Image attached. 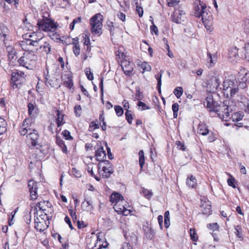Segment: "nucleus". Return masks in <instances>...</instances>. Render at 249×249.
<instances>
[{
    "instance_id": "32",
    "label": "nucleus",
    "mask_w": 249,
    "mask_h": 249,
    "mask_svg": "<svg viewBox=\"0 0 249 249\" xmlns=\"http://www.w3.org/2000/svg\"><path fill=\"white\" fill-rule=\"evenodd\" d=\"M249 79V72H246L244 76L243 77L242 82L238 83V87H239L241 89H245L246 86V82Z\"/></svg>"
},
{
    "instance_id": "10",
    "label": "nucleus",
    "mask_w": 249,
    "mask_h": 249,
    "mask_svg": "<svg viewBox=\"0 0 249 249\" xmlns=\"http://www.w3.org/2000/svg\"><path fill=\"white\" fill-rule=\"evenodd\" d=\"M26 135L27 142L29 144H31L33 146L39 145V135L36 130L33 129Z\"/></svg>"
},
{
    "instance_id": "46",
    "label": "nucleus",
    "mask_w": 249,
    "mask_h": 249,
    "mask_svg": "<svg viewBox=\"0 0 249 249\" xmlns=\"http://www.w3.org/2000/svg\"><path fill=\"white\" fill-rule=\"evenodd\" d=\"M114 109L118 117L121 116L124 113V110L120 106H115L114 107Z\"/></svg>"
},
{
    "instance_id": "27",
    "label": "nucleus",
    "mask_w": 249,
    "mask_h": 249,
    "mask_svg": "<svg viewBox=\"0 0 249 249\" xmlns=\"http://www.w3.org/2000/svg\"><path fill=\"white\" fill-rule=\"evenodd\" d=\"M197 133L203 136L207 135L209 133L207 125L204 124H199L197 127Z\"/></svg>"
},
{
    "instance_id": "22",
    "label": "nucleus",
    "mask_w": 249,
    "mask_h": 249,
    "mask_svg": "<svg viewBox=\"0 0 249 249\" xmlns=\"http://www.w3.org/2000/svg\"><path fill=\"white\" fill-rule=\"evenodd\" d=\"M110 200L112 203L116 204L118 202H122V203H126L124 199L123 196L118 193H112L110 197Z\"/></svg>"
},
{
    "instance_id": "51",
    "label": "nucleus",
    "mask_w": 249,
    "mask_h": 249,
    "mask_svg": "<svg viewBox=\"0 0 249 249\" xmlns=\"http://www.w3.org/2000/svg\"><path fill=\"white\" fill-rule=\"evenodd\" d=\"M74 112L76 117H80L81 116L82 108L80 105H76L74 108Z\"/></svg>"
},
{
    "instance_id": "24",
    "label": "nucleus",
    "mask_w": 249,
    "mask_h": 249,
    "mask_svg": "<svg viewBox=\"0 0 249 249\" xmlns=\"http://www.w3.org/2000/svg\"><path fill=\"white\" fill-rule=\"evenodd\" d=\"M238 50L236 47L231 48L229 50L228 53V58L231 62H236L238 58Z\"/></svg>"
},
{
    "instance_id": "53",
    "label": "nucleus",
    "mask_w": 249,
    "mask_h": 249,
    "mask_svg": "<svg viewBox=\"0 0 249 249\" xmlns=\"http://www.w3.org/2000/svg\"><path fill=\"white\" fill-rule=\"evenodd\" d=\"M235 234L238 236L239 238H242V228L240 226H237L235 228Z\"/></svg>"
},
{
    "instance_id": "55",
    "label": "nucleus",
    "mask_w": 249,
    "mask_h": 249,
    "mask_svg": "<svg viewBox=\"0 0 249 249\" xmlns=\"http://www.w3.org/2000/svg\"><path fill=\"white\" fill-rule=\"evenodd\" d=\"M207 228L210 230L214 231L218 230L219 227L217 223H214L208 224Z\"/></svg>"
},
{
    "instance_id": "42",
    "label": "nucleus",
    "mask_w": 249,
    "mask_h": 249,
    "mask_svg": "<svg viewBox=\"0 0 249 249\" xmlns=\"http://www.w3.org/2000/svg\"><path fill=\"white\" fill-rule=\"evenodd\" d=\"M243 117V115L239 112H236L232 115V118L233 121L238 122L241 121Z\"/></svg>"
},
{
    "instance_id": "28",
    "label": "nucleus",
    "mask_w": 249,
    "mask_h": 249,
    "mask_svg": "<svg viewBox=\"0 0 249 249\" xmlns=\"http://www.w3.org/2000/svg\"><path fill=\"white\" fill-rule=\"evenodd\" d=\"M217 61V56L215 54H212L209 52H207V62L210 67H213Z\"/></svg>"
},
{
    "instance_id": "7",
    "label": "nucleus",
    "mask_w": 249,
    "mask_h": 249,
    "mask_svg": "<svg viewBox=\"0 0 249 249\" xmlns=\"http://www.w3.org/2000/svg\"><path fill=\"white\" fill-rule=\"evenodd\" d=\"M98 172L103 177L107 178L113 173V170L111 167L110 162L106 160L98 163Z\"/></svg>"
},
{
    "instance_id": "61",
    "label": "nucleus",
    "mask_w": 249,
    "mask_h": 249,
    "mask_svg": "<svg viewBox=\"0 0 249 249\" xmlns=\"http://www.w3.org/2000/svg\"><path fill=\"white\" fill-rule=\"evenodd\" d=\"M176 144L178 149L182 150V151L185 150V147L183 143L179 141H177Z\"/></svg>"
},
{
    "instance_id": "33",
    "label": "nucleus",
    "mask_w": 249,
    "mask_h": 249,
    "mask_svg": "<svg viewBox=\"0 0 249 249\" xmlns=\"http://www.w3.org/2000/svg\"><path fill=\"white\" fill-rule=\"evenodd\" d=\"M56 142L57 144L61 148L63 153L65 154L68 153L67 147L63 140L60 138H57Z\"/></svg>"
},
{
    "instance_id": "56",
    "label": "nucleus",
    "mask_w": 249,
    "mask_h": 249,
    "mask_svg": "<svg viewBox=\"0 0 249 249\" xmlns=\"http://www.w3.org/2000/svg\"><path fill=\"white\" fill-rule=\"evenodd\" d=\"M244 30L247 33L249 34V18L244 21Z\"/></svg>"
},
{
    "instance_id": "20",
    "label": "nucleus",
    "mask_w": 249,
    "mask_h": 249,
    "mask_svg": "<svg viewBox=\"0 0 249 249\" xmlns=\"http://www.w3.org/2000/svg\"><path fill=\"white\" fill-rule=\"evenodd\" d=\"M206 107L209 111L214 112L216 107L218 106V104L213 101V97L211 95H209L206 98Z\"/></svg>"
},
{
    "instance_id": "9",
    "label": "nucleus",
    "mask_w": 249,
    "mask_h": 249,
    "mask_svg": "<svg viewBox=\"0 0 249 249\" xmlns=\"http://www.w3.org/2000/svg\"><path fill=\"white\" fill-rule=\"evenodd\" d=\"M37 38L36 39H26L21 41L20 46L22 49L26 52H33L36 50V48L37 47Z\"/></svg>"
},
{
    "instance_id": "38",
    "label": "nucleus",
    "mask_w": 249,
    "mask_h": 249,
    "mask_svg": "<svg viewBox=\"0 0 249 249\" xmlns=\"http://www.w3.org/2000/svg\"><path fill=\"white\" fill-rule=\"evenodd\" d=\"M6 124L5 120L0 118V135L3 134L6 131Z\"/></svg>"
},
{
    "instance_id": "12",
    "label": "nucleus",
    "mask_w": 249,
    "mask_h": 249,
    "mask_svg": "<svg viewBox=\"0 0 249 249\" xmlns=\"http://www.w3.org/2000/svg\"><path fill=\"white\" fill-rule=\"evenodd\" d=\"M31 125V119L30 118L25 119L20 127L19 129V133L21 135L24 136L28 134L30 131L33 129L30 128Z\"/></svg>"
},
{
    "instance_id": "64",
    "label": "nucleus",
    "mask_w": 249,
    "mask_h": 249,
    "mask_svg": "<svg viewBox=\"0 0 249 249\" xmlns=\"http://www.w3.org/2000/svg\"><path fill=\"white\" fill-rule=\"evenodd\" d=\"M121 249H133L131 245L128 243H124L122 246Z\"/></svg>"
},
{
    "instance_id": "62",
    "label": "nucleus",
    "mask_w": 249,
    "mask_h": 249,
    "mask_svg": "<svg viewBox=\"0 0 249 249\" xmlns=\"http://www.w3.org/2000/svg\"><path fill=\"white\" fill-rule=\"evenodd\" d=\"M86 74L87 75V78L89 80H92L93 79V76L92 73L90 72V70H86Z\"/></svg>"
},
{
    "instance_id": "63",
    "label": "nucleus",
    "mask_w": 249,
    "mask_h": 249,
    "mask_svg": "<svg viewBox=\"0 0 249 249\" xmlns=\"http://www.w3.org/2000/svg\"><path fill=\"white\" fill-rule=\"evenodd\" d=\"M99 128V125L97 124L94 123L93 122H91L89 125V128L91 129V130H94L95 129Z\"/></svg>"
},
{
    "instance_id": "18",
    "label": "nucleus",
    "mask_w": 249,
    "mask_h": 249,
    "mask_svg": "<svg viewBox=\"0 0 249 249\" xmlns=\"http://www.w3.org/2000/svg\"><path fill=\"white\" fill-rule=\"evenodd\" d=\"M62 80L64 82L65 87L71 89L73 85L71 73L69 71H65L61 76Z\"/></svg>"
},
{
    "instance_id": "57",
    "label": "nucleus",
    "mask_w": 249,
    "mask_h": 249,
    "mask_svg": "<svg viewBox=\"0 0 249 249\" xmlns=\"http://www.w3.org/2000/svg\"><path fill=\"white\" fill-rule=\"evenodd\" d=\"M179 2L178 0H168L167 5L169 7H173L178 4Z\"/></svg>"
},
{
    "instance_id": "26",
    "label": "nucleus",
    "mask_w": 249,
    "mask_h": 249,
    "mask_svg": "<svg viewBox=\"0 0 249 249\" xmlns=\"http://www.w3.org/2000/svg\"><path fill=\"white\" fill-rule=\"evenodd\" d=\"M82 209L87 212H91L93 210L92 201L91 200L85 199L81 204Z\"/></svg>"
},
{
    "instance_id": "6",
    "label": "nucleus",
    "mask_w": 249,
    "mask_h": 249,
    "mask_svg": "<svg viewBox=\"0 0 249 249\" xmlns=\"http://www.w3.org/2000/svg\"><path fill=\"white\" fill-rule=\"evenodd\" d=\"M24 82V73L17 71L12 72L11 85L14 89H19Z\"/></svg>"
},
{
    "instance_id": "54",
    "label": "nucleus",
    "mask_w": 249,
    "mask_h": 249,
    "mask_svg": "<svg viewBox=\"0 0 249 249\" xmlns=\"http://www.w3.org/2000/svg\"><path fill=\"white\" fill-rule=\"evenodd\" d=\"M125 115L128 123L131 124L132 123V117L131 113H130V111L127 110V111L125 112Z\"/></svg>"
},
{
    "instance_id": "47",
    "label": "nucleus",
    "mask_w": 249,
    "mask_h": 249,
    "mask_svg": "<svg viewBox=\"0 0 249 249\" xmlns=\"http://www.w3.org/2000/svg\"><path fill=\"white\" fill-rule=\"evenodd\" d=\"M190 237L191 239L194 241H196L198 239V236L196 232L194 229H190Z\"/></svg>"
},
{
    "instance_id": "4",
    "label": "nucleus",
    "mask_w": 249,
    "mask_h": 249,
    "mask_svg": "<svg viewBox=\"0 0 249 249\" xmlns=\"http://www.w3.org/2000/svg\"><path fill=\"white\" fill-rule=\"evenodd\" d=\"M37 59V55L34 52H26L18 60V63L20 66L28 69H32L35 66Z\"/></svg>"
},
{
    "instance_id": "52",
    "label": "nucleus",
    "mask_w": 249,
    "mask_h": 249,
    "mask_svg": "<svg viewBox=\"0 0 249 249\" xmlns=\"http://www.w3.org/2000/svg\"><path fill=\"white\" fill-rule=\"evenodd\" d=\"M135 4L136 5V11L138 13L139 17H142L143 15V9L142 7L138 5V1L136 2Z\"/></svg>"
},
{
    "instance_id": "23",
    "label": "nucleus",
    "mask_w": 249,
    "mask_h": 249,
    "mask_svg": "<svg viewBox=\"0 0 249 249\" xmlns=\"http://www.w3.org/2000/svg\"><path fill=\"white\" fill-rule=\"evenodd\" d=\"M95 157L96 160L101 162L106 160H104L106 158V154L102 146H100L97 149L95 152Z\"/></svg>"
},
{
    "instance_id": "30",
    "label": "nucleus",
    "mask_w": 249,
    "mask_h": 249,
    "mask_svg": "<svg viewBox=\"0 0 249 249\" xmlns=\"http://www.w3.org/2000/svg\"><path fill=\"white\" fill-rule=\"evenodd\" d=\"M72 44L74 45L73 47V52L76 56H78L80 53V49L78 42V38L76 37L73 39Z\"/></svg>"
},
{
    "instance_id": "40",
    "label": "nucleus",
    "mask_w": 249,
    "mask_h": 249,
    "mask_svg": "<svg viewBox=\"0 0 249 249\" xmlns=\"http://www.w3.org/2000/svg\"><path fill=\"white\" fill-rule=\"evenodd\" d=\"M183 89L181 87H177L174 90V93L177 98H179L183 94Z\"/></svg>"
},
{
    "instance_id": "50",
    "label": "nucleus",
    "mask_w": 249,
    "mask_h": 249,
    "mask_svg": "<svg viewBox=\"0 0 249 249\" xmlns=\"http://www.w3.org/2000/svg\"><path fill=\"white\" fill-rule=\"evenodd\" d=\"M64 138L67 140H71L72 139V137L71 135L70 132L67 130H65L62 133Z\"/></svg>"
},
{
    "instance_id": "39",
    "label": "nucleus",
    "mask_w": 249,
    "mask_h": 249,
    "mask_svg": "<svg viewBox=\"0 0 249 249\" xmlns=\"http://www.w3.org/2000/svg\"><path fill=\"white\" fill-rule=\"evenodd\" d=\"M140 66L141 69H142L143 71H149L151 70V66L149 65V64L146 62H143L141 64H140Z\"/></svg>"
},
{
    "instance_id": "37",
    "label": "nucleus",
    "mask_w": 249,
    "mask_h": 249,
    "mask_svg": "<svg viewBox=\"0 0 249 249\" xmlns=\"http://www.w3.org/2000/svg\"><path fill=\"white\" fill-rule=\"evenodd\" d=\"M90 47L87 46L85 52L82 54V57L84 60H86L88 58L91 57L92 56L91 53H90Z\"/></svg>"
},
{
    "instance_id": "34",
    "label": "nucleus",
    "mask_w": 249,
    "mask_h": 249,
    "mask_svg": "<svg viewBox=\"0 0 249 249\" xmlns=\"http://www.w3.org/2000/svg\"><path fill=\"white\" fill-rule=\"evenodd\" d=\"M126 203H122V202H118L114 205V209L115 211L118 213L122 212V210H124V207L127 206L125 204Z\"/></svg>"
},
{
    "instance_id": "59",
    "label": "nucleus",
    "mask_w": 249,
    "mask_h": 249,
    "mask_svg": "<svg viewBox=\"0 0 249 249\" xmlns=\"http://www.w3.org/2000/svg\"><path fill=\"white\" fill-rule=\"evenodd\" d=\"M28 113L30 115L33 114V111L35 109L34 106L31 103H29L28 105Z\"/></svg>"
},
{
    "instance_id": "11",
    "label": "nucleus",
    "mask_w": 249,
    "mask_h": 249,
    "mask_svg": "<svg viewBox=\"0 0 249 249\" xmlns=\"http://www.w3.org/2000/svg\"><path fill=\"white\" fill-rule=\"evenodd\" d=\"M206 5L200 0H197L194 3V15L196 17L200 18L201 14L206 9Z\"/></svg>"
},
{
    "instance_id": "1",
    "label": "nucleus",
    "mask_w": 249,
    "mask_h": 249,
    "mask_svg": "<svg viewBox=\"0 0 249 249\" xmlns=\"http://www.w3.org/2000/svg\"><path fill=\"white\" fill-rule=\"evenodd\" d=\"M59 70L58 67L53 64L49 68L46 67V70L44 71V76L45 79L46 85L50 86L52 88H58L60 87V82L58 78L56 77L57 71Z\"/></svg>"
},
{
    "instance_id": "43",
    "label": "nucleus",
    "mask_w": 249,
    "mask_h": 249,
    "mask_svg": "<svg viewBox=\"0 0 249 249\" xmlns=\"http://www.w3.org/2000/svg\"><path fill=\"white\" fill-rule=\"evenodd\" d=\"M239 92V87H238V83L232 88V89H231L230 90V95L231 97H233L236 94H237Z\"/></svg>"
},
{
    "instance_id": "31",
    "label": "nucleus",
    "mask_w": 249,
    "mask_h": 249,
    "mask_svg": "<svg viewBox=\"0 0 249 249\" xmlns=\"http://www.w3.org/2000/svg\"><path fill=\"white\" fill-rule=\"evenodd\" d=\"M56 124L58 127H60L64 124V115L59 110H56Z\"/></svg>"
},
{
    "instance_id": "3",
    "label": "nucleus",
    "mask_w": 249,
    "mask_h": 249,
    "mask_svg": "<svg viewBox=\"0 0 249 249\" xmlns=\"http://www.w3.org/2000/svg\"><path fill=\"white\" fill-rule=\"evenodd\" d=\"M229 104V101H225L221 103L214 111L220 119L225 121H227L230 118V113L235 109L234 106H230Z\"/></svg>"
},
{
    "instance_id": "14",
    "label": "nucleus",
    "mask_w": 249,
    "mask_h": 249,
    "mask_svg": "<svg viewBox=\"0 0 249 249\" xmlns=\"http://www.w3.org/2000/svg\"><path fill=\"white\" fill-rule=\"evenodd\" d=\"M200 207L203 214L206 215H209L211 214V203L207 199L204 198L201 199Z\"/></svg>"
},
{
    "instance_id": "58",
    "label": "nucleus",
    "mask_w": 249,
    "mask_h": 249,
    "mask_svg": "<svg viewBox=\"0 0 249 249\" xmlns=\"http://www.w3.org/2000/svg\"><path fill=\"white\" fill-rule=\"evenodd\" d=\"M138 106L140 107H142V110H145V109H150V107H149L147 106L144 103H143L142 101H139L138 102Z\"/></svg>"
},
{
    "instance_id": "5",
    "label": "nucleus",
    "mask_w": 249,
    "mask_h": 249,
    "mask_svg": "<svg viewBox=\"0 0 249 249\" xmlns=\"http://www.w3.org/2000/svg\"><path fill=\"white\" fill-rule=\"evenodd\" d=\"M103 16L100 13L93 16L90 20L91 32L95 35L100 36L102 34Z\"/></svg>"
},
{
    "instance_id": "2",
    "label": "nucleus",
    "mask_w": 249,
    "mask_h": 249,
    "mask_svg": "<svg viewBox=\"0 0 249 249\" xmlns=\"http://www.w3.org/2000/svg\"><path fill=\"white\" fill-rule=\"evenodd\" d=\"M37 25L40 30L48 32L51 39L53 40L60 39L59 35L56 33L57 26L52 20L48 18H44L38 20Z\"/></svg>"
},
{
    "instance_id": "35",
    "label": "nucleus",
    "mask_w": 249,
    "mask_h": 249,
    "mask_svg": "<svg viewBox=\"0 0 249 249\" xmlns=\"http://www.w3.org/2000/svg\"><path fill=\"white\" fill-rule=\"evenodd\" d=\"M163 71H160V73L155 75V78L157 80V88L160 93L161 92V77L162 75Z\"/></svg>"
},
{
    "instance_id": "8",
    "label": "nucleus",
    "mask_w": 249,
    "mask_h": 249,
    "mask_svg": "<svg viewBox=\"0 0 249 249\" xmlns=\"http://www.w3.org/2000/svg\"><path fill=\"white\" fill-rule=\"evenodd\" d=\"M37 47L36 48V51L43 53V54H48L51 50V45L48 41H45L42 36L37 40Z\"/></svg>"
},
{
    "instance_id": "29",
    "label": "nucleus",
    "mask_w": 249,
    "mask_h": 249,
    "mask_svg": "<svg viewBox=\"0 0 249 249\" xmlns=\"http://www.w3.org/2000/svg\"><path fill=\"white\" fill-rule=\"evenodd\" d=\"M186 184L189 187L195 188L197 185V181L195 177L193 175L190 176L186 179Z\"/></svg>"
},
{
    "instance_id": "15",
    "label": "nucleus",
    "mask_w": 249,
    "mask_h": 249,
    "mask_svg": "<svg viewBox=\"0 0 249 249\" xmlns=\"http://www.w3.org/2000/svg\"><path fill=\"white\" fill-rule=\"evenodd\" d=\"M28 188L30 193L31 199L35 200L37 197V190L38 189L37 183L33 180L28 182Z\"/></svg>"
},
{
    "instance_id": "44",
    "label": "nucleus",
    "mask_w": 249,
    "mask_h": 249,
    "mask_svg": "<svg viewBox=\"0 0 249 249\" xmlns=\"http://www.w3.org/2000/svg\"><path fill=\"white\" fill-rule=\"evenodd\" d=\"M179 105L177 103L173 104L172 108L173 111V116L175 118L178 117V111Z\"/></svg>"
},
{
    "instance_id": "45",
    "label": "nucleus",
    "mask_w": 249,
    "mask_h": 249,
    "mask_svg": "<svg viewBox=\"0 0 249 249\" xmlns=\"http://www.w3.org/2000/svg\"><path fill=\"white\" fill-rule=\"evenodd\" d=\"M142 193L148 199L150 198L153 196V193L151 191L144 188L142 189Z\"/></svg>"
},
{
    "instance_id": "21",
    "label": "nucleus",
    "mask_w": 249,
    "mask_h": 249,
    "mask_svg": "<svg viewBox=\"0 0 249 249\" xmlns=\"http://www.w3.org/2000/svg\"><path fill=\"white\" fill-rule=\"evenodd\" d=\"M200 17L205 25H206L208 23H211V21H212L213 17L212 14L209 11L207 10V9L202 12Z\"/></svg>"
},
{
    "instance_id": "60",
    "label": "nucleus",
    "mask_w": 249,
    "mask_h": 249,
    "mask_svg": "<svg viewBox=\"0 0 249 249\" xmlns=\"http://www.w3.org/2000/svg\"><path fill=\"white\" fill-rule=\"evenodd\" d=\"M228 183L229 185L232 186L233 188H235L236 186L234 185L235 179L234 178L232 177L228 179Z\"/></svg>"
},
{
    "instance_id": "19",
    "label": "nucleus",
    "mask_w": 249,
    "mask_h": 249,
    "mask_svg": "<svg viewBox=\"0 0 249 249\" xmlns=\"http://www.w3.org/2000/svg\"><path fill=\"white\" fill-rule=\"evenodd\" d=\"M185 13L182 10L175 12L171 16L172 21L175 23L180 24L184 20Z\"/></svg>"
},
{
    "instance_id": "41",
    "label": "nucleus",
    "mask_w": 249,
    "mask_h": 249,
    "mask_svg": "<svg viewBox=\"0 0 249 249\" xmlns=\"http://www.w3.org/2000/svg\"><path fill=\"white\" fill-rule=\"evenodd\" d=\"M120 58H122L123 60L126 59L127 57L126 53L124 52L123 48H120L118 51V53L116 54Z\"/></svg>"
},
{
    "instance_id": "16",
    "label": "nucleus",
    "mask_w": 249,
    "mask_h": 249,
    "mask_svg": "<svg viewBox=\"0 0 249 249\" xmlns=\"http://www.w3.org/2000/svg\"><path fill=\"white\" fill-rule=\"evenodd\" d=\"M133 66L134 64L132 62L126 59L122 61L121 67L124 73L126 75L130 76L132 74L133 70Z\"/></svg>"
},
{
    "instance_id": "48",
    "label": "nucleus",
    "mask_w": 249,
    "mask_h": 249,
    "mask_svg": "<svg viewBox=\"0 0 249 249\" xmlns=\"http://www.w3.org/2000/svg\"><path fill=\"white\" fill-rule=\"evenodd\" d=\"M81 22V18L80 17H78L75 19H74L72 22L71 23L70 25V28L71 30H72L74 28V25L76 23H80Z\"/></svg>"
},
{
    "instance_id": "13",
    "label": "nucleus",
    "mask_w": 249,
    "mask_h": 249,
    "mask_svg": "<svg viewBox=\"0 0 249 249\" xmlns=\"http://www.w3.org/2000/svg\"><path fill=\"white\" fill-rule=\"evenodd\" d=\"M37 211H36V213L35 212V216L36 217L35 219V227L37 231H44L48 227V226L45 223L44 218L41 217V221L40 220V218L37 216Z\"/></svg>"
},
{
    "instance_id": "36",
    "label": "nucleus",
    "mask_w": 249,
    "mask_h": 249,
    "mask_svg": "<svg viewBox=\"0 0 249 249\" xmlns=\"http://www.w3.org/2000/svg\"><path fill=\"white\" fill-rule=\"evenodd\" d=\"M139 164L141 168H142L144 164L145 159L144 152L143 150H141L139 152Z\"/></svg>"
},
{
    "instance_id": "49",
    "label": "nucleus",
    "mask_w": 249,
    "mask_h": 249,
    "mask_svg": "<svg viewBox=\"0 0 249 249\" xmlns=\"http://www.w3.org/2000/svg\"><path fill=\"white\" fill-rule=\"evenodd\" d=\"M71 174L73 175L76 178H80L82 176L81 172L76 168H72L71 170Z\"/></svg>"
},
{
    "instance_id": "17",
    "label": "nucleus",
    "mask_w": 249,
    "mask_h": 249,
    "mask_svg": "<svg viewBox=\"0 0 249 249\" xmlns=\"http://www.w3.org/2000/svg\"><path fill=\"white\" fill-rule=\"evenodd\" d=\"M238 83L237 81L234 78H226L223 83V90L225 91L228 90H231V89H232Z\"/></svg>"
},
{
    "instance_id": "25",
    "label": "nucleus",
    "mask_w": 249,
    "mask_h": 249,
    "mask_svg": "<svg viewBox=\"0 0 249 249\" xmlns=\"http://www.w3.org/2000/svg\"><path fill=\"white\" fill-rule=\"evenodd\" d=\"M91 240H93L95 242L94 246L92 247L93 249H100L102 247L105 248V246H103L101 239L100 238V236L98 233L96 234L95 236H92L90 238Z\"/></svg>"
}]
</instances>
